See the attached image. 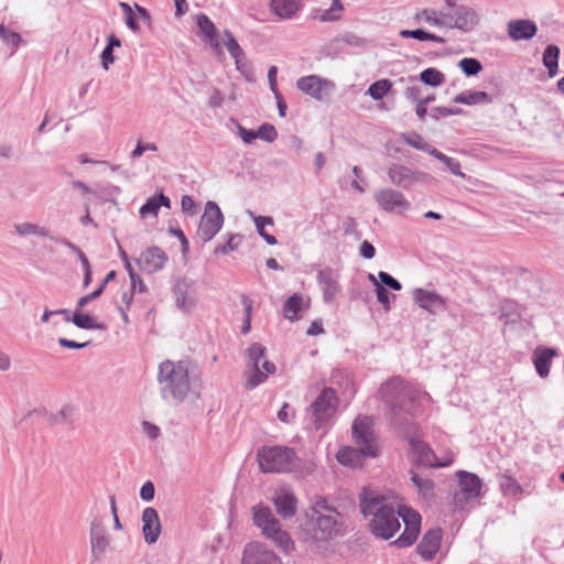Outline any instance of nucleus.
Masks as SVG:
<instances>
[{"label": "nucleus", "mask_w": 564, "mask_h": 564, "mask_svg": "<svg viewBox=\"0 0 564 564\" xmlns=\"http://www.w3.org/2000/svg\"><path fill=\"white\" fill-rule=\"evenodd\" d=\"M239 134L241 137V139L246 142V143H250L252 142L254 139H257V132L252 131V130H247L245 128H240L239 129Z\"/></svg>", "instance_id": "nucleus-57"}, {"label": "nucleus", "mask_w": 564, "mask_h": 564, "mask_svg": "<svg viewBox=\"0 0 564 564\" xmlns=\"http://www.w3.org/2000/svg\"><path fill=\"white\" fill-rule=\"evenodd\" d=\"M278 132L271 124H264L257 131V138L272 142L276 139Z\"/></svg>", "instance_id": "nucleus-47"}, {"label": "nucleus", "mask_w": 564, "mask_h": 564, "mask_svg": "<svg viewBox=\"0 0 564 564\" xmlns=\"http://www.w3.org/2000/svg\"><path fill=\"white\" fill-rule=\"evenodd\" d=\"M225 36L227 37L225 45L232 58H235L237 68H239L240 59L243 57V51L231 33L226 32Z\"/></svg>", "instance_id": "nucleus-41"}, {"label": "nucleus", "mask_w": 564, "mask_h": 564, "mask_svg": "<svg viewBox=\"0 0 564 564\" xmlns=\"http://www.w3.org/2000/svg\"><path fill=\"white\" fill-rule=\"evenodd\" d=\"M379 394L392 410L400 408V410L406 412L413 411V406L410 403H412L416 390L411 386H406L400 378H392L383 383Z\"/></svg>", "instance_id": "nucleus-5"}, {"label": "nucleus", "mask_w": 564, "mask_h": 564, "mask_svg": "<svg viewBox=\"0 0 564 564\" xmlns=\"http://www.w3.org/2000/svg\"><path fill=\"white\" fill-rule=\"evenodd\" d=\"M560 48L556 45H549L543 53V64L549 70V75L553 77L557 72V61Z\"/></svg>", "instance_id": "nucleus-34"}, {"label": "nucleus", "mask_w": 564, "mask_h": 564, "mask_svg": "<svg viewBox=\"0 0 564 564\" xmlns=\"http://www.w3.org/2000/svg\"><path fill=\"white\" fill-rule=\"evenodd\" d=\"M343 6L340 3L339 0H333V3H332V7L329 8V10L325 11L323 14H322V20L324 21H333V20H336L339 18L341 11H343Z\"/></svg>", "instance_id": "nucleus-46"}, {"label": "nucleus", "mask_w": 564, "mask_h": 564, "mask_svg": "<svg viewBox=\"0 0 564 564\" xmlns=\"http://www.w3.org/2000/svg\"><path fill=\"white\" fill-rule=\"evenodd\" d=\"M17 230L21 235H33L37 234V227L35 225H32L30 223H24L17 226Z\"/></svg>", "instance_id": "nucleus-55"}, {"label": "nucleus", "mask_w": 564, "mask_h": 564, "mask_svg": "<svg viewBox=\"0 0 564 564\" xmlns=\"http://www.w3.org/2000/svg\"><path fill=\"white\" fill-rule=\"evenodd\" d=\"M161 206L170 208V198L163 194L150 197L147 203L140 208V215L142 218L156 217Z\"/></svg>", "instance_id": "nucleus-29"}, {"label": "nucleus", "mask_w": 564, "mask_h": 564, "mask_svg": "<svg viewBox=\"0 0 564 564\" xmlns=\"http://www.w3.org/2000/svg\"><path fill=\"white\" fill-rule=\"evenodd\" d=\"M263 535L272 540L275 545L285 553L294 550V542L292 541L290 534L281 529L280 522L269 529Z\"/></svg>", "instance_id": "nucleus-27"}, {"label": "nucleus", "mask_w": 564, "mask_h": 564, "mask_svg": "<svg viewBox=\"0 0 564 564\" xmlns=\"http://www.w3.org/2000/svg\"><path fill=\"white\" fill-rule=\"evenodd\" d=\"M297 88L316 100L326 99L334 90L335 85L328 79L316 75L303 76L296 82Z\"/></svg>", "instance_id": "nucleus-12"}, {"label": "nucleus", "mask_w": 564, "mask_h": 564, "mask_svg": "<svg viewBox=\"0 0 564 564\" xmlns=\"http://www.w3.org/2000/svg\"><path fill=\"white\" fill-rule=\"evenodd\" d=\"M224 216L215 202H207L205 212L200 218L197 235L203 241L212 240L221 229Z\"/></svg>", "instance_id": "nucleus-11"}, {"label": "nucleus", "mask_w": 564, "mask_h": 564, "mask_svg": "<svg viewBox=\"0 0 564 564\" xmlns=\"http://www.w3.org/2000/svg\"><path fill=\"white\" fill-rule=\"evenodd\" d=\"M538 31L536 24L530 20H511L508 23V35L513 41L530 40Z\"/></svg>", "instance_id": "nucleus-22"}, {"label": "nucleus", "mask_w": 564, "mask_h": 564, "mask_svg": "<svg viewBox=\"0 0 564 564\" xmlns=\"http://www.w3.org/2000/svg\"><path fill=\"white\" fill-rule=\"evenodd\" d=\"M123 260H124V268H126V270L129 273V276L131 279L132 285L134 286L135 285V281L139 280V276L135 273V271L133 270V268H132L130 261L128 260L127 256H124Z\"/></svg>", "instance_id": "nucleus-60"}, {"label": "nucleus", "mask_w": 564, "mask_h": 564, "mask_svg": "<svg viewBox=\"0 0 564 564\" xmlns=\"http://www.w3.org/2000/svg\"><path fill=\"white\" fill-rule=\"evenodd\" d=\"M143 430L150 438H156L160 434V429L149 422L143 423Z\"/></svg>", "instance_id": "nucleus-56"}, {"label": "nucleus", "mask_w": 564, "mask_h": 564, "mask_svg": "<svg viewBox=\"0 0 564 564\" xmlns=\"http://www.w3.org/2000/svg\"><path fill=\"white\" fill-rule=\"evenodd\" d=\"M376 294L378 301L388 310L390 305V294L382 284L377 285Z\"/></svg>", "instance_id": "nucleus-49"}, {"label": "nucleus", "mask_w": 564, "mask_h": 564, "mask_svg": "<svg viewBox=\"0 0 564 564\" xmlns=\"http://www.w3.org/2000/svg\"><path fill=\"white\" fill-rule=\"evenodd\" d=\"M254 224H256V227H257V230L259 232V235L271 246L273 245H276V239L274 238V236L270 235V234H267L265 230H264V226L265 225H269V226H272L273 225V219L271 217H264V216H258L254 218Z\"/></svg>", "instance_id": "nucleus-39"}, {"label": "nucleus", "mask_w": 564, "mask_h": 564, "mask_svg": "<svg viewBox=\"0 0 564 564\" xmlns=\"http://www.w3.org/2000/svg\"><path fill=\"white\" fill-rule=\"evenodd\" d=\"M0 37L12 51H14L21 42L20 34L13 31H9L2 24H0Z\"/></svg>", "instance_id": "nucleus-42"}, {"label": "nucleus", "mask_w": 564, "mask_h": 564, "mask_svg": "<svg viewBox=\"0 0 564 564\" xmlns=\"http://www.w3.org/2000/svg\"><path fill=\"white\" fill-rule=\"evenodd\" d=\"M414 19L416 22H425L434 26H444L443 10L436 11L434 9H423L415 13Z\"/></svg>", "instance_id": "nucleus-31"}, {"label": "nucleus", "mask_w": 564, "mask_h": 564, "mask_svg": "<svg viewBox=\"0 0 564 564\" xmlns=\"http://www.w3.org/2000/svg\"><path fill=\"white\" fill-rule=\"evenodd\" d=\"M454 101L464 105L490 102L491 99L485 91H464L454 97Z\"/></svg>", "instance_id": "nucleus-33"}, {"label": "nucleus", "mask_w": 564, "mask_h": 564, "mask_svg": "<svg viewBox=\"0 0 564 564\" xmlns=\"http://www.w3.org/2000/svg\"><path fill=\"white\" fill-rule=\"evenodd\" d=\"M303 308V297L299 294L290 296L284 304V316L289 321H297L300 318L299 313Z\"/></svg>", "instance_id": "nucleus-32"}, {"label": "nucleus", "mask_w": 564, "mask_h": 564, "mask_svg": "<svg viewBox=\"0 0 564 564\" xmlns=\"http://www.w3.org/2000/svg\"><path fill=\"white\" fill-rule=\"evenodd\" d=\"M442 542V530L438 528L425 532L416 550L426 561L432 560L440 550Z\"/></svg>", "instance_id": "nucleus-19"}, {"label": "nucleus", "mask_w": 564, "mask_h": 564, "mask_svg": "<svg viewBox=\"0 0 564 564\" xmlns=\"http://www.w3.org/2000/svg\"><path fill=\"white\" fill-rule=\"evenodd\" d=\"M444 26L464 32L473 31L479 24V15L468 6H454L443 10Z\"/></svg>", "instance_id": "nucleus-9"}, {"label": "nucleus", "mask_w": 564, "mask_h": 564, "mask_svg": "<svg viewBox=\"0 0 564 564\" xmlns=\"http://www.w3.org/2000/svg\"><path fill=\"white\" fill-rule=\"evenodd\" d=\"M242 564H281V560L263 544L251 542L245 547Z\"/></svg>", "instance_id": "nucleus-13"}, {"label": "nucleus", "mask_w": 564, "mask_h": 564, "mask_svg": "<svg viewBox=\"0 0 564 564\" xmlns=\"http://www.w3.org/2000/svg\"><path fill=\"white\" fill-rule=\"evenodd\" d=\"M392 88V83L389 79H380L371 84L367 94L375 100L382 99Z\"/></svg>", "instance_id": "nucleus-35"}, {"label": "nucleus", "mask_w": 564, "mask_h": 564, "mask_svg": "<svg viewBox=\"0 0 564 564\" xmlns=\"http://www.w3.org/2000/svg\"><path fill=\"white\" fill-rule=\"evenodd\" d=\"M112 51L113 50H111V47L106 46L101 53L102 66L105 69H108L109 65L115 61Z\"/></svg>", "instance_id": "nucleus-54"}, {"label": "nucleus", "mask_w": 564, "mask_h": 564, "mask_svg": "<svg viewBox=\"0 0 564 564\" xmlns=\"http://www.w3.org/2000/svg\"><path fill=\"white\" fill-rule=\"evenodd\" d=\"M413 299L420 307L431 313L444 310L446 306V301L444 297L435 292H430L423 289H416L413 293Z\"/></svg>", "instance_id": "nucleus-20"}, {"label": "nucleus", "mask_w": 564, "mask_h": 564, "mask_svg": "<svg viewBox=\"0 0 564 564\" xmlns=\"http://www.w3.org/2000/svg\"><path fill=\"white\" fill-rule=\"evenodd\" d=\"M241 303L245 306V313H246V317H245V322H243L241 332H242V334H248L250 330V327H251L252 301L249 299V296L242 295Z\"/></svg>", "instance_id": "nucleus-45"}, {"label": "nucleus", "mask_w": 564, "mask_h": 564, "mask_svg": "<svg viewBox=\"0 0 564 564\" xmlns=\"http://www.w3.org/2000/svg\"><path fill=\"white\" fill-rule=\"evenodd\" d=\"M253 512V522L254 524L261 529L262 534H264L269 529L276 525L279 521L272 514V511L269 507L264 505H257L252 508Z\"/></svg>", "instance_id": "nucleus-26"}, {"label": "nucleus", "mask_w": 564, "mask_h": 564, "mask_svg": "<svg viewBox=\"0 0 564 564\" xmlns=\"http://www.w3.org/2000/svg\"><path fill=\"white\" fill-rule=\"evenodd\" d=\"M11 360L10 357L0 350V370L6 371L10 368Z\"/></svg>", "instance_id": "nucleus-63"}, {"label": "nucleus", "mask_w": 564, "mask_h": 564, "mask_svg": "<svg viewBox=\"0 0 564 564\" xmlns=\"http://www.w3.org/2000/svg\"><path fill=\"white\" fill-rule=\"evenodd\" d=\"M181 207L185 213H193L195 209V202L191 196L183 195L181 198Z\"/></svg>", "instance_id": "nucleus-53"}, {"label": "nucleus", "mask_w": 564, "mask_h": 564, "mask_svg": "<svg viewBox=\"0 0 564 564\" xmlns=\"http://www.w3.org/2000/svg\"><path fill=\"white\" fill-rule=\"evenodd\" d=\"M388 175L394 185L404 188L427 178L426 173L412 171L411 169L400 164L392 165L388 171Z\"/></svg>", "instance_id": "nucleus-16"}, {"label": "nucleus", "mask_w": 564, "mask_h": 564, "mask_svg": "<svg viewBox=\"0 0 564 564\" xmlns=\"http://www.w3.org/2000/svg\"><path fill=\"white\" fill-rule=\"evenodd\" d=\"M272 501L276 512L282 518H292L296 513L297 500L289 489L279 488L275 491Z\"/></svg>", "instance_id": "nucleus-17"}, {"label": "nucleus", "mask_w": 564, "mask_h": 564, "mask_svg": "<svg viewBox=\"0 0 564 564\" xmlns=\"http://www.w3.org/2000/svg\"><path fill=\"white\" fill-rule=\"evenodd\" d=\"M410 457L420 465L430 467H445L453 463L454 454L447 451L438 458L430 446L421 440L420 434L409 436Z\"/></svg>", "instance_id": "nucleus-8"}, {"label": "nucleus", "mask_w": 564, "mask_h": 564, "mask_svg": "<svg viewBox=\"0 0 564 564\" xmlns=\"http://www.w3.org/2000/svg\"><path fill=\"white\" fill-rule=\"evenodd\" d=\"M90 542L93 552L95 553H102L108 545V539L104 534L102 530L96 524H93L91 527Z\"/></svg>", "instance_id": "nucleus-37"}, {"label": "nucleus", "mask_w": 564, "mask_h": 564, "mask_svg": "<svg viewBox=\"0 0 564 564\" xmlns=\"http://www.w3.org/2000/svg\"><path fill=\"white\" fill-rule=\"evenodd\" d=\"M197 25L204 40L209 43L217 55H223V46L218 41L214 23L206 15L202 14L197 18Z\"/></svg>", "instance_id": "nucleus-24"}, {"label": "nucleus", "mask_w": 564, "mask_h": 564, "mask_svg": "<svg viewBox=\"0 0 564 564\" xmlns=\"http://www.w3.org/2000/svg\"><path fill=\"white\" fill-rule=\"evenodd\" d=\"M378 205L386 212H402L410 207L409 200L404 195L391 188L380 189L375 194Z\"/></svg>", "instance_id": "nucleus-14"}, {"label": "nucleus", "mask_w": 564, "mask_h": 564, "mask_svg": "<svg viewBox=\"0 0 564 564\" xmlns=\"http://www.w3.org/2000/svg\"><path fill=\"white\" fill-rule=\"evenodd\" d=\"M158 381L162 399L170 403L183 402L191 390L188 367L183 361L161 362Z\"/></svg>", "instance_id": "nucleus-2"}, {"label": "nucleus", "mask_w": 564, "mask_h": 564, "mask_svg": "<svg viewBox=\"0 0 564 564\" xmlns=\"http://www.w3.org/2000/svg\"><path fill=\"white\" fill-rule=\"evenodd\" d=\"M156 151L158 147L154 143L142 144L138 142L135 149L132 151L131 155L133 159L140 158L145 151Z\"/></svg>", "instance_id": "nucleus-50"}, {"label": "nucleus", "mask_w": 564, "mask_h": 564, "mask_svg": "<svg viewBox=\"0 0 564 564\" xmlns=\"http://www.w3.org/2000/svg\"><path fill=\"white\" fill-rule=\"evenodd\" d=\"M324 332L323 329V326H322V323L318 322V321H315L313 322L310 327L307 328V335L310 336H315V335H319Z\"/></svg>", "instance_id": "nucleus-59"}, {"label": "nucleus", "mask_w": 564, "mask_h": 564, "mask_svg": "<svg viewBox=\"0 0 564 564\" xmlns=\"http://www.w3.org/2000/svg\"><path fill=\"white\" fill-rule=\"evenodd\" d=\"M248 367L253 373L247 379V388L253 389L264 382L269 375L275 372V365L265 358V348L261 344H252L247 350Z\"/></svg>", "instance_id": "nucleus-6"}, {"label": "nucleus", "mask_w": 564, "mask_h": 564, "mask_svg": "<svg viewBox=\"0 0 564 564\" xmlns=\"http://www.w3.org/2000/svg\"><path fill=\"white\" fill-rule=\"evenodd\" d=\"M318 283L324 294V300L333 301L340 291L337 274L329 268L321 270L317 275Z\"/></svg>", "instance_id": "nucleus-21"}, {"label": "nucleus", "mask_w": 564, "mask_h": 564, "mask_svg": "<svg viewBox=\"0 0 564 564\" xmlns=\"http://www.w3.org/2000/svg\"><path fill=\"white\" fill-rule=\"evenodd\" d=\"M58 344L64 347V348H68V349H77V348H83L86 346V344H79V343H76L74 340H69V339H66V338H59L58 339Z\"/></svg>", "instance_id": "nucleus-58"}, {"label": "nucleus", "mask_w": 564, "mask_h": 564, "mask_svg": "<svg viewBox=\"0 0 564 564\" xmlns=\"http://www.w3.org/2000/svg\"><path fill=\"white\" fill-rule=\"evenodd\" d=\"M352 438L364 456L377 457L379 445L373 432V420L368 416H358L352 424Z\"/></svg>", "instance_id": "nucleus-7"}, {"label": "nucleus", "mask_w": 564, "mask_h": 564, "mask_svg": "<svg viewBox=\"0 0 564 564\" xmlns=\"http://www.w3.org/2000/svg\"><path fill=\"white\" fill-rule=\"evenodd\" d=\"M375 247L367 240L361 243L360 253L366 259H372L375 257Z\"/></svg>", "instance_id": "nucleus-52"}, {"label": "nucleus", "mask_w": 564, "mask_h": 564, "mask_svg": "<svg viewBox=\"0 0 564 564\" xmlns=\"http://www.w3.org/2000/svg\"><path fill=\"white\" fill-rule=\"evenodd\" d=\"M72 322L79 328L93 329L98 327L94 317L83 313H75Z\"/></svg>", "instance_id": "nucleus-43"}, {"label": "nucleus", "mask_w": 564, "mask_h": 564, "mask_svg": "<svg viewBox=\"0 0 564 564\" xmlns=\"http://www.w3.org/2000/svg\"><path fill=\"white\" fill-rule=\"evenodd\" d=\"M140 496L143 500H152L154 497V486L151 481L143 484L140 490Z\"/></svg>", "instance_id": "nucleus-51"}, {"label": "nucleus", "mask_w": 564, "mask_h": 564, "mask_svg": "<svg viewBox=\"0 0 564 564\" xmlns=\"http://www.w3.org/2000/svg\"><path fill=\"white\" fill-rule=\"evenodd\" d=\"M72 248L76 251V253L84 267V270L88 271V269H90V264H89V261H88L87 257L85 256V253L79 248H77L75 246H72Z\"/></svg>", "instance_id": "nucleus-62"}, {"label": "nucleus", "mask_w": 564, "mask_h": 564, "mask_svg": "<svg viewBox=\"0 0 564 564\" xmlns=\"http://www.w3.org/2000/svg\"><path fill=\"white\" fill-rule=\"evenodd\" d=\"M276 73H278L276 66H271L268 72L269 83L273 90H275V86H276Z\"/></svg>", "instance_id": "nucleus-64"}, {"label": "nucleus", "mask_w": 564, "mask_h": 564, "mask_svg": "<svg viewBox=\"0 0 564 564\" xmlns=\"http://www.w3.org/2000/svg\"><path fill=\"white\" fill-rule=\"evenodd\" d=\"M337 405L338 399L335 390L332 388L323 389L311 405L316 430L321 429L334 415Z\"/></svg>", "instance_id": "nucleus-10"}, {"label": "nucleus", "mask_w": 564, "mask_h": 564, "mask_svg": "<svg viewBox=\"0 0 564 564\" xmlns=\"http://www.w3.org/2000/svg\"><path fill=\"white\" fill-rule=\"evenodd\" d=\"M257 459L263 473L291 471L297 462L295 452L285 446H263L258 449Z\"/></svg>", "instance_id": "nucleus-4"}, {"label": "nucleus", "mask_w": 564, "mask_h": 564, "mask_svg": "<svg viewBox=\"0 0 564 564\" xmlns=\"http://www.w3.org/2000/svg\"><path fill=\"white\" fill-rule=\"evenodd\" d=\"M359 506L362 516L368 520L369 531L376 538H393L401 528V518L404 531L392 544L409 547L416 541L421 532L422 518L416 510L403 505L395 497L365 488L360 494Z\"/></svg>", "instance_id": "nucleus-1"}, {"label": "nucleus", "mask_w": 564, "mask_h": 564, "mask_svg": "<svg viewBox=\"0 0 564 564\" xmlns=\"http://www.w3.org/2000/svg\"><path fill=\"white\" fill-rule=\"evenodd\" d=\"M169 261L167 254L159 247L147 248L141 252L138 264L142 272L154 273L162 270Z\"/></svg>", "instance_id": "nucleus-15"}, {"label": "nucleus", "mask_w": 564, "mask_h": 564, "mask_svg": "<svg viewBox=\"0 0 564 564\" xmlns=\"http://www.w3.org/2000/svg\"><path fill=\"white\" fill-rule=\"evenodd\" d=\"M378 276H379V279H380L382 284H384V285H387V286H389V288H391L392 290H395V291L401 290V288H402L401 283L398 280H395L393 276L388 274L387 272L380 271L378 273Z\"/></svg>", "instance_id": "nucleus-48"}, {"label": "nucleus", "mask_w": 564, "mask_h": 564, "mask_svg": "<svg viewBox=\"0 0 564 564\" xmlns=\"http://www.w3.org/2000/svg\"><path fill=\"white\" fill-rule=\"evenodd\" d=\"M142 532L145 542L149 544L156 542L161 533V522L158 511L152 507L145 508L142 513Z\"/></svg>", "instance_id": "nucleus-18"}, {"label": "nucleus", "mask_w": 564, "mask_h": 564, "mask_svg": "<svg viewBox=\"0 0 564 564\" xmlns=\"http://www.w3.org/2000/svg\"><path fill=\"white\" fill-rule=\"evenodd\" d=\"M292 415L290 414V409H289V405L288 404H284L281 410L279 411L278 413V417L280 421L284 422V423H288L290 422V417Z\"/></svg>", "instance_id": "nucleus-61"}, {"label": "nucleus", "mask_w": 564, "mask_h": 564, "mask_svg": "<svg viewBox=\"0 0 564 564\" xmlns=\"http://www.w3.org/2000/svg\"><path fill=\"white\" fill-rule=\"evenodd\" d=\"M400 36L408 39L412 37L419 41H433L436 43H444V39L441 36H437L433 33H429L424 30L416 29V30H402L400 32Z\"/></svg>", "instance_id": "nucleus-36"}, {"label": "nucleus", "mask_w": 564, "mask_h": 564, "mask_svg": "<svg viewBox=\"0 0 564 564\" xmlns=\"http://www.w3.org/2000/svg\"><path fill=\"white\" fill-rule=\"evenodd\" d=\"M420 78L424 84L433 87L441 86L445 80L444 74L433 67L424 69L420 74Z\"/></svg>", "instance_id": "nucleus-38"}, {"label": "nucleus", "mask_w": 564, "mask_h": 564, "mask_svg": "<svg viewBox=\"0 0 564 564\" xmlns=\"http://www.w3.org/2000/svg\"><path fill=\"white\" fill-rule=\"evenodd\" d=\"M302 7V0H270V10L280 19H291Z\"/></svg>", "instance_id": "nucleus-25"}, {"label": "nucleus", "mask_w": 564, "mask_h": 564, "mask_svg": "<svg viewBox=\"0 0 564 564\" xmlns=\"http://www.w3.org/2000/svg\"><path fill=\"white\" fill-rule=\"evenodd\" d=\"M499 484L501 490L506 495L518 496L522 491L521 486L518 484V481L508 475L500 476Z\"/></svg>", "instance_id": "nucleus-40"}, {"label": "nucleus", "mask_w": 564, "mask_h": 564, "mask_svg": "<svg viewBox=\"0 0 564 564\" xmlns=\"http://www.w3.org/2000/svg\"><path fill=\"white\" fill-rule=\"evenodd\" d=\"M457 478L460 492L466 500L475 499L480 495L481 480L477 475L462 470L457 473Z\"/></svg>", "instance_id": "nucleus-23"}, {"label": "nucleus", "mask_w": 564, "mask_h": 564, "mask_svg": "<svg viewBox=\"0 0 564 564\" xmlns=\"http://www.w3.org/2000/svg\"><path fill=\"white\" fill-rule=\"evenodd\" d=\"M556 355L552 348H538L534 351V366L540 377L545 378L549 375L552 358Z\"/></svg>", "instance_id": "nucleus-28"}, {"label": "nucleus", "mask_w": 564, "mask_h": 564, "mask_svg": "<svg viewBox=\"0 0 564 564\" xmlns=\"http://www.w3.org/2000/svg\"><path fill=\"white\" fill-rule=\"evenodd\" d=\"M307 517V531L316 541H327L341 532L339 513L324 498H318L311 507Z\"/></svg>", "instance_id": "nucleus-3"}, {"label": "nucleus", "mask_w": 564, "mask_h": 564, "mask_svg": "<svg viewBox=\"0 0 564 564\" xmlns=\"http://www.w3.org/2000/svg\"><path fill=\"white\" fill-rule=\"evenodd\" d=\"M361 455L362 453L359 447L356 449L350 446H345L338 451L336 458L339 464L355 468L361 466Z\"/></svg>", "instance_id": "nucleus-30"}, {"label": "nucleus", "mask_w": 564, "mask_h": 564, "mask_svg": "<svg viewBox=\"0 0 564 564\" xmlns=\"http://www.w3.org/2000/svg\"><path fill=\"white\" fill-rule=\"evenodd\" d=\"M459 66L468 76L477 75L481 70V64L475 58H463L459 62Z\"/></svg>", "instance_id": "nucleus-44"}]
</instances>
